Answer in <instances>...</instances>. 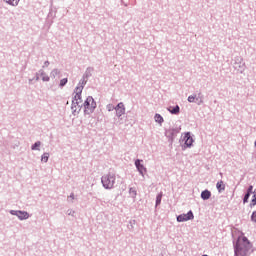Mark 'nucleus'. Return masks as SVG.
I'll list each match as a JSON object with an SVG mask.
<instances>
[{
	"label": "nucleus",
	"instance_id": "f03ea898",
	"mask_svg": "<svg viewBox=\"0 0 256 256\" xmlns=\"http://www.w3.org/2000/svg\"><path fill=\"white\" fill-rule=\"evenodd\" d=\"M74 93L75 95L73 97L71 106L73 115H75V113H80L81 109H83V99L81 97L83 93L82 88H75Z\"/></svg>",
	"mask_w": 256,
	"mask_h": 256
},
{
	"label": "nucleus",
	"instance_id": "2f4dec72",
	"mask_svg": "<svg viewBox=\"0 0 256 256\" xmlns=\"http://www.w3.org/2000/svg\"><path fill=\"white\" fill-rule=\"evenodd\" d=\"M256 205V196L253 195V199L251 200L250 207H255Z\"/></svg>",
	"mask_w": 256,
	"mask_h": 256
},
{
	"label": "nucleus",
	"instance_id": "bb28decb",
	"mask_svg": "<svg viewBox=\"0 0 256 256\" xmlns=\"http://www.w3.org/2000/svg\"><path fill=\"white\" fill-rule=\"evenodd\" d=\"M196 101H197V95H190L188 97V102L189 103H196Z\"/></svg>",
	"mask_w": 256,
	"mask_h": 256
},
{
	"label": "nucleus",
	"instance_id": "9b49d317",
	"mask_svg": "<svg viewBox=\"0 0 256 256\" xmlns=\"http://www.w3.org/2000/svg\"><path fill=\"white\" fill-rule=\"evenodd\" d=\"M115 111L116 117H118V119H121V116L125 115V104H123V102L118 103L115 106Z\"/></svg>",
	"mask_w": 256,
	"mask_h": 256
},
{
	"label": "nucleus",
	"instance_id": "20e7f679",
	"mask_svg": "<svg viewBox=\"0 0 256 256\" xmlns=\"http://www.w3.org/2000/svg\"><path fill=\"white\" fill-rule=\"evenodd\" d=\"M116 180H117V176H115V174L111 172L101 177V183L104 189H113V187H115Z\"/></svg>",
	"mask_w": 256,
	"mask_h": 256
},
{
	"label": "nucleus",
	"instance_id": "1a4fd4ad",
	"mask_svg": "<svg viewBox=\"0 0 256 256\" xmlns=\"http://www.w3.org/2000/svg\"><path fill=\"white\" fill-rule=\"evenodd\" d=\"M178 223H183L185 221H191L192 219H195V215H193V211H188L187 214H180L177 216Z\"/></svg>",
	"mask_w": 256,
	"mask_h": 256
},
{
	"label": "nucleus",
	"instance_id": "4c0bfd02",
	"mask_svg": "<svg viewBox=\"0 0 256 256\" xmlns=\"http://www.w3.org/2000/svg\"><path fill=\"white\" fill-rule=\"evenodd\" d=\"M252 193H253V195H255V196H256V189H255L254 191H252Z\"/></svg>",
	"mask_w": 256,
	"mask_h": 256
},
{
	"label": "nucleus",
	"instance_id": "c9c22d12",
	"mask_svg": "<svg viewBox=\"0 0 256 256\" xmlns=\"http://www.w3.org/2000/svg\"><path fill=\"white\" fill-rule=\"evenodd\" d=\"M70 199H72V200L75 199V194L74 193H71L70 196H68V200H70Z\"/></svg>",
	"mask_w": 256,
	"mask_h": 256
},
{
	"label": "nucleus",
	"instance_id": "58836bf2",
	"mask_svg": "<svg viewBox=\"0 0 256 256\" xmlns=\"http://www.w3.org/2000/svg\"><path fill=\"white\" fill-rule=\"evenodd\" d=\"M200 99L196 100V103H199Z\"/></svg>",
	"mask_w": 256,
	"mask_h": 256
},
{
	"label": "nucleus",
	"instance_id": "f704fd0d",
	"mask_svg": "<svg viewBox=\"0 0 256 256\" xmlns=\"http://www.w3.org/2000/svg\"><path fill=\"white\" fill-rule=\"evenodd\" d=\"M49 65H51V63L47 60L44 62V65L42 66V68L45 69V67H49Z\"/></svg>",
	"mask_w": 256,
	"mask_h": 256
},
{
	"label": "nucleus",
	"instance_id": "39448f33",
	"mask_svg": "<svg viewBox=\"0 0 256 256\" xmlns=\"http://www.w3.org/2000/svg\"><path fill=\"white\" fill-rule=\"evenodd\" d=\"M234 69L239 73H243L245 71V62H243V58L241 56H236L234 58Z\"/></svg>",
	"mask_w": 256,
	"mask_h": 256
},
{
	"label": "nucleus",
	"instance_id": "dca6fc26",
	"mask_svg": "<svg viewBox=\"0 0 256 256\" xmlns=\"http://www.w3.org/2000/svg\"><path fill=\"white\" fill-rule=\"evenodd\" d=\"M39 73H40V75H41V77H42V81H44V82H49V81H51V78L47 75V73H45V70L44 69H40L39 70Z\"/></svg>",
	"mask_w": 256,
	"mask_h": 256
},
{
	"label": "nucleus",
	"instance_id": "9d476101",
	"mask_svg": "<svg viewBox=\"0 0 256 256\" xmlns=\"http://www.w3.org/2000/svg\"><path fill=\"white\" fill-rule=\"evenodd\" d=\"M142 163H143V160L136 159L134 164H135V167H136L137 171L139 172V174L142 177H145V173H147V168Z\"/></svg>",
	"mask_w": 256,
	"mask_h": 256
},
{
	"label": "nucleus",
	"instance_id": "6ab92c4d",
	"mask_svg": "<svg viewBox=\"0 0 256 256\" xmlns=\"http://www.w3.org/2000/svg\"><path fill=\"white\" fill-rule=\"evenodd\" d=\"M57 75H61V70L54 68L51 73H50V77L52 79H55L57 77Z\"/></svg>",
	"mask_w": 256,
	"mask_h": 256
},
{
	"label": "nucleus",
	"instance_id": "5701e85b",
	"mask_svg": "<svg viewBox=\"0 0 256 256\" xmlns=\"http://www.w3.org/2000/svg\"><path fill=\"white\" fill-rule=\"evenodd\" d=\"M67 83H69V79H67V78L61 79L60 83H59L60 89H63V87H65V85H67Z\"/></svg>",
	"mask_w": 256,
	"mask_h": 256
},
{
	"label": "nucleus",
	"instance_id": "4468645a",
	"mask_svg": "<svg viewBox=\"0 0 256 256\" xmlns=\"http://www.w3.org/2000/svg\"><path fill=\"white\" fill-rule=\"evenodd\" d=\"M93 71H95L93 67H88L82 77H84V79H89V77L93 76Z\"/></svg>",
	"mask_w": 256,
	"mask_h": 256
},
{
	"label": "nucleus",
	"instance_id": "aec40b11",
	"mask_svg": "<svg viewBox=\"0 0 256 256\" xmlns=\"http://www.w3.org/2000/svg\"><path fill=\"white\" fill-rule=\"evenodd\" d=\"M41 141H37L35 142L32 146H31V150L32 151H41Z\"/></svg>",
	"mask_w": 256,
	"mask_h": 256
},
{
	"label": "nucleus",
	"instance_id": "0eeeda50",
	"mask_svg": "<svg viewBox=\"0 0 256 256\" xmlns=\"http://www.w3.org/2000/svg\"><path fill=\"white\" fill-rule=\"evenodd\" d=\"M10 215H15L20 221H25L31 217L27 211L22 210H10Z\"/></svg>",
	"mask_w": 256,
	"mask_h": 256
},
{
	"label": "nucleus",
	"instance_id": "f3484780",
	"mask_svg": "<svg viewBox=\"0 0 256 256\" xmlns=\"http://www.w3.org/2000/svg\"><path fill=\"white\" fill-rule=\"evenodd\" d=\"M216 189L219 193H223V191H225V183L223 182V180L217 182Z\"/></svg>",
	"mask_w": 256,
	"mask_h": 256
},
{
	"label": "nucleus",
	"instance_id": "7ed1b4c3",
	"mask_svg": "<svg viewBox=\"0 0 256 256\" xmlns=\"http://www.w3.org/2000/svg\"><path fill=\"white\" fill-rule=\"evenodd\" d=\"M81 105L84 107V115H91L95 113V109H97V102H95L93 96H88Z\"/></svg>",
	"mask_w": 256,
	"mask_h": 256
},
{
	"label": "nucleus",
	"instance_id": "cd10ccee",
	"mask_svg": "<svg viewBox=\"0 0 256 256\" xmlns=\"http://www.w3.org/2000/svg\"><path fill=\"white\" fill-rule=\"evenodd\" d=\"M252 193H253V185H250L249 187H248V189H247V191H246V195H252Z\"/></svg>",
	"mask_w": 256,
	"mask_h": 256
},
{
	"label": "nucleus",
	"instance_id": "412c9836",
	"mask_svg": "<svg viewBox=\"0 0 256 256\" xmlns=\"http://www.w3.org/2000/svg\"><path fill=\"white\" fill-rule=\"evenodd\" d=\"M154 119H155L156 123H159L160 125L165 121L163 119V116H161V114H155Z\"/></svg>",
	"mask_w": 256,
	"mask_h": 256
},
{
	"label": "nucleus",
	"instance_id": "f8f14e48",
	"mask_svg": "<svg viewBox=\"0 0 256 256\" xmlns=\"http://www.w3.org/2000/svg\"><path fill=\"white\" fill-rule=\"evenodd\" d=\"M167 110L169 111V113H171V115H179V113H181V108L179 107V105L169 107L167 108Z\"/></svg>",
	"mask_w": 256,
	"mask_h": 256
},
{
	"label": "nucleus",
	"instance_id": "c85d7f7f",
	"mask_svg": "<svg viewBox=\"0 0 256 256\" xmlns=\"http://www.w3.org/2000/svg\"><path fill=\"white\" fill-rule=\"evenodd\" d=\"M107 111H115V106L113 104H108L106 106Z\"/></svg>",
	"mask_w": 256,
	"mask_h": 256
},
{
	"label": "nucleus",
	"instance_id": "a211bd4d",
	"mask_svg": "<svg viewBox=\"0 0 256 256\" xmlns=\"http://www.w3.org/2000/svg\"><path fill=\"white\" fill-rule=\"evenodd\" d=\"M7 5H11V7H17L19 5V1L21 0H3Z\"/></svg>",
	"mask_w": 256,
	"mask_h": 256
},
{
	"label": "nucleus",
	"instance_id": "473e14b6",
	"mask_svg": "<svg viewBox=\"0 0 256 256\" xmlns=\"http://www.w3.org/2000/svg\"><path fill=\"white\" fill-rule=\"evenodd\" d=\"M39 75H41L39 71L35 73L34 81H39Z\"/></svg>",
	"mask_w": 256,
	"mask_h": 256
},
{
	"label": "nucleus",
	"instance_id": "a878e982",
	"mask_svg": "<svg viewBox=\"0 0 256 256\" xmlns=\"http://www.w3.org/2000/svg\"><path fill=\"white\" fill-rule=\"evenodd\" d=\"M129 193H130V195H131V197H132L133 199H135V197H137V189L131 187V188L129 189Z\"/></svg>",
	"mask_w": 256,
	"mask_h": 256
},
{
	"label": "nucleus",
	"instance_id": "b1692460",
	"mask_svg": "<svg viewBox=\"0 0 256 256\" xmlns=\"http://www.w3.org/2000/svg\"><path fill=\"white\" fill-rule=\"evenodd\" d=\"M196 101H198L197 105H203V94L201 92L198 93V97H196Z\"/></svg>",
	"mask_w": 256,
	"mask_h": 256
},
{
	"label": "nucleus",
	"instance_id": "f257e3e1",
	"mask_svg": "<svg viewBox=\"0 0 256 256\" xmlns=\"http://www.w3.org/2000/svg\"><path fill=\"white\" fill-rule=\"evenodd\" d=\"M234 256H249L253 253V244L246 236H239L233 242Z\"/></svg>",
	"mask_w": 256,
	"mask_h": 256
},
{
	"label": "nucleus",
	"instance_id": "c756f323",
	"mask_svg": "<svg viewBox=\"0 0 256 256\" xmlns=\"http://www.w3.org/2000/svg\"><path fill=\"white\" fill-rule=\"evenodd\" d=\"M250 219H251L252 223H256V210L254 212H252Z\"/></svg>",
	"mask_w": 256,
	"mask_h": 256
},
{
	"label": "nucleus",
	"instance_id": "72a5a7b5",
	"mask_svg": "<svg viewBox=\"0 0 256 256\" xmlns=\"http://www.w3.org/2000/svg\"><path fill=\"white\" fill-rule=\"evenodd\" d=\"M67 215H71L72 217H74L75 216V211L67 210Z\"/></svg>",
	"mask_w": 256,
	"mask_h": 256
},
{
	"label": "nucleus",
	"instance_id": "ddd939ff",
	"mask_svg": "<svg viewBox=\"0 0 256 256\" xmlns=\"http://www.w3.org/2000/svg\"><path fill=\"white\" fill-rule=\"evenodd\" d=\"M201 199H203V201H208V199H211V191L209 190H203L201 192V195H200Z\"/></svg>",
	"mask_w": 256,
	"mask_h": 256
},
{
	"label": "nucleus",
	"instance_id": "4be33fe9",
	"mask_svg": "<svg viewBox=\"0 0 256 256\" xmlns=\"http://www.w3.org/2000/svg\"><path fill=\"white\" fill-rule=\"evenodd\" d=\"M163 199V193H159L156 196V207H159L161 205V200Z\"/></svg>",
	"mask_w": 256,
	"mask_h": 256
},
{
	"label": "nucleus",
	"instance_id": "2eb2a0df",
	"mask_svg": "<svg viewBox=\"0 0 256 256\" xmlns=\"http://www.w3.org/2000/svg\"><path fill=\"white\" fill-rule=\"evenodd\" d=\"M87 81H89V79L82 76V79L79 81V84L76 87V89H82V91H83V89H85V85H87Z\"/></svg>",
	"mask_w": 256,
	"mask_h": 256
},
{
	"label": "nucleus",
	"instance_id": "e433bc0d",
	"mask_svg": "<svg viewBox=\"0 0 256 256\" xmlns=\"http://www.w3.org/2000/svg\"><path fill=\"white\" fill-rule=\"evenodd\" d=\"M32 81H35V79L33 78V79H29V83H31Z\"/></svg>",
	"mask_w": 256,
	"mask_h": 256
},
{
	"label": "nucleus",
	"instance_id": "6e6552de",
	"mask_svg": "<svg viewBox=\"0 0 256 256\" xmlns=\"http://www.w3.org/2000/svg\"><path fill=\"white\" fill-rule=\"evenodd\" d=\"M183 141H184V145L182 146L183 150L189 147H193V143H195V140H193V137H191V132L185 133Z\"/></svg>",
	"mask_w": 256,
	"mask_h": 256
},
{
	"label": "nucleus",
	"instance_id": "7c9ffc66",
	"mask_svg": "<svg viewBox=\"0 0 256 256\" xmlns=\"http://www.w3.org/2000/svg\"><path fill=\"white\" fill-rule=\"evenodd\" d=\"M249 197H251L249 194H245L243 198V203H249Z\"/></svg>",
	"mask_w": 256,
	"mask_h": 256
},
{
	"label": "nucleus",
	"instance_id": "393cba45",
	"mask_svg": "<svg viewBox=\"0 0 256 256\" xmlns=\"http://www.w3.org/2000/svg\"><path fill=\"white\" fill-rule=\"evenodd\" d=\"M41 161L43 163H47V161H49V152H46L41 156Z\"/></svg>",
	"mask_w": 256,
	"mask_h": 256
},
{
	"label": "nucleus",
	"instance_id": "423d86ee",
	"mask_svg": "<svg viewBox=\"0 0 256 256\" xmlns=\"http://www.w3.org/2000/svg\"><path fill=\"white\" fill-rule=\"evenodd\" d=\"M181 131V128H170L165 131V137H167L169 143H173L175 141V137Z\"/></svg>",
	"mask_w": 256,
	"mask_h": 256
}]
</instances>
